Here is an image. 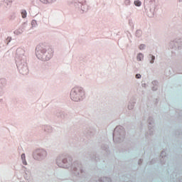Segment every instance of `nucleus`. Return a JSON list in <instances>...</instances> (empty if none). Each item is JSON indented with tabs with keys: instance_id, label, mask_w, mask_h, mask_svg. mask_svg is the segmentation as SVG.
Listing matches in <instances>:
<instances>
[{
	"instance_id": "obj_6",
	"label": "nucleus",
	"mask_w": 182,
	"mask_h": 182,
	"mask_svg": "<svg viewBox=\"0 0 182 182\" xmlns=\"http://www.w3.org/2000/svg\"><path fill=\"white\" fill-rule=\"evenodd\" d=\"M21 159L23 160V164L26 166V159H25V154H21Z\"/></svg>"
},
{
	"instance_id": "obj_10",
	"label": "nucleus",
	"mask_w": 182,
	"mask_h": 182,
	"mask_svg": "<svg viewBox=\"0 0 182 182\" xmlns=\"http://www.w3.org/2000/svg\"><path fill=\"white\" fill-rule=\"evenodd\" d=\"M14 33H15L16 35H19V33H21V32L18 31V30H17V31H14Z\"/></svg>"
},
{
	"instance_id": "obj_11",
	"label": "nucleus",
	"mask_w": 182,
	"mask_h": 182,
	"mask_svg": "<svg viewBox=\"0 0 182 182\" xmlns=\"http://www.w3.org/2000/svg\"><path fill=\"white\" fill-rule=\"evenodd\" d=\"M41 2H48V0H41Z\"/></svg>"
},
{
	"instance_id": "obj_5",
	"label": "nucleus",
	"mask_w": 182,
	"mask_h": 182,
	"mask_svg": "<svg viewBox=\"0 0 182 182\" xmlns=\"http://www.w3.org/2000/svg\"><path fill=\"white\" fill-rule=\"evenodd\" d=\"M26 15H27L26 10H22L21 11L22 18H26Z\"/></svg>"
},
{
	"instance_id": "obj_7",
	"label": "nucleus",
	"mask_w": 182,
	"mask_h": 182,
	"mask_svg": "<svg viewBox=\"0 0 182 182\" xmlns=\"http://www.w3.org/2000/svg\"><path fill=\"white\" fill-rule=\"evenodd\" d=\"M134 5L136 6H141V1H139V0H136L134 1Z\"/></svg>"
},
{
	"instance_id": "obj_12",
	"label": "nucleus",
	"mask_w": 182,
	"mask_h": 182,
	"mask_svg": "<svg viewBox=\"0 0 182 182\" xmlns=\"http://www.w3.org/2000/svg\"><path fill=\"white\" fill-rule=\"evenodd\" d=\"M141 48H144V46L141 45V46H139V48L141 49Z\"/></svg>"
},
{
	"instance_id": "obj_3",
	"label": "nucleus",
	"mask_w": 182,
	"mask_h": 182,
	"mask_svg": "<svg viewBox=\"0 0 182 182\" xmlns=\"http://www.w3.org/2000/svg\"><path fill=\"white\" fill-rule=\"evenodd\" d=\"M36 50H37L36 55H37L38 58H42V55H41V53H39V50H41V46H38L36 48Z\"/></svg>"
},
{
	"instance_id": "obj_1",
	"label": "nucleus",
	"mask_w": 182,
	"mask_h": 182,
	"mask_svg": "<svg viewBox=\"0 0 182 182\" xmlns=\"http://www.w3.org/2000/svg\"><path fill=\"white\" fill-rule=\"evenodd\" d=\"M82 90L81 87H76L73 88L70 93V97L74 102H79L82 95Z\"/></svg>"
},
{
	"instance_id": "obj_4",
	"label": "nucleus",
	"mask_w": 182,
	"mask_h": 182,
	"mask_svg": "<svg viewBox=\"0 0 182 182\" xmlns=\"http://www.w3.org/2000/svg\"><path fill=\"white\" fill-rule=\"evenodd\" d=\"M144 58V56L143 55V54L139 53V54H138L136 59H137V60L141 61V60H143Z\"/></svg>"
},
{
	"instance_id": "obj_8",
	"label": "nucleus",
	"mask_w": 182,
	"mask_h": 182,
	"mask_svg": "<svg viewBox=\"0 0 182 182\" xmlns=\"http://www.w3.org/2000/svg\"><path fill=\"white\" fill-rule=\"evenodd\" d=\"M41 53L42 55H45V53H46V50L45 48H43L41 50Z\"/></svg>"
},
{
	"instance_id": "obj_13",
	"label": "nucleus",
	"mask_w": 182,
	"mask_h": 182,
	"mask_svg": "<svg viewBox=\"0 0 182 182\" xmlns=\"http://www.w3.org/2000/svg\"><path fill=\"white\" fill-rule=\"evenodd\" d=\"M155 57L152 55V60H154Z\"/></svg>"
},
{
	"instance_id": "obj_9",
	"label": "nucleus",
	"mask_w": 182,
	"mask_h": 182,
	"mask_svg": "<svg viewBox=\"0 0 182 182\" xmlns=\"http://www.w3.org/2000/svg\"><path fill=\"white\" fill-rule=\"evenodd\" d=\"M140 77H141V75L140 74H136V79H140Z\"/></svg>"
},
{
	"instance_id": "obj_2",
	"label": "nucleus",
	"mask_w": 182,
	"mask_h": 182,
	"mask_svg": "<svg viewBox=\"0 0 182 182\" xmlns=\"http://www.w3.org/2000/svg\"><path fill=\"white\" fill-rule=\"evenodd\" d=\"M48 55H46V56H48V59H50V58H52V56H53V50H52V48L48 49Z\"/></svg>"
}]
</instances>
